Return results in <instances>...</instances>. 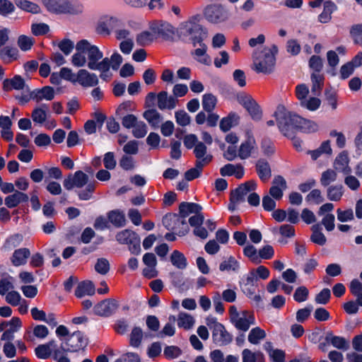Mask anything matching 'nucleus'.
Returning a JSON list of instances; mask_svg holds the SVG:
<instances>
[{
    "mask_svg": "<svg viewBox=\"0 0 362 362\" xmlns=\"http://www.w3.org/2000/svg\"><path fill=\"white\" fill-rule=\"evenodd\" d=\"M18 57V50L16 47L4 46L0 49V59L5 63H10Z\"/></svg>",
    "mask_w": 362,
    "mask_h": 362,
    "instance_id": "nucleus-33",
    "label": "nucleus"
},
{
    "mask_svg": "<svg viewBox=\"0 0 362 362\" xmlns=\"http://www.w3.org/2000/svg\"><path fill=\"white\" fill-rule=\"evenodd\" d=\"M240 122L239 115L234 112H230L228 116L223 117L219 124L220 129L223 132H228L232 127L237 126Z\"/></svg>",
    "mask_w": 362,
    "mask_h": 362,
    "instance_id": "nucleus-29",
    "label": "nucleus"
},
{
    "mask_svg": "<svg viewBox=\"0 0 362 362\" xmlns=\"http://www.w3.org/2000/svg\"><path fill=\"white\" fill-rule=\"evenodd\" d=\"M15 4L21 9L32 13H39L40 12V6L28 0H15Z\"/></svg>",
    "mask_w": 362,
    "mask_h": 362,
    "instance_id": "nucleus-42",
    "label": "nucleus"
},
{
    "mask_svg": "<svg viewBox=\"0 0 362 362\" xmlns=\"http://www.w3.org/2000/svg\"><path fill=\"white\" fill-rule=\"evenodd\" d=\"M28 200L29 197L27 194L16 190L13 194L6 197L4 204L8 208L13 209L20 204L28 202Z\"/></svg>",
    "mask_w": 362,
    "mask_h": 362,
    "instance_id": "nucleus-18",
    "label": "nucleus"
},
{
    "mask_svg": "<svg viewBox=\"0 0 362 362\" xmlns=\"http://www.w3.org/2000/svg\"><path fill=\"white\" fill-rule=\"evenodd\" d=\"M17 44L22 51L27 52L31 49L34 44V39L31 37L22 35L18 37Z\"/></svg>",
    "mask_w": 362,
    "mask_h": 362,
    "instance_id": "nucleus-51",
    "label": "nucleus"
},
{
    "mask_svg": "<svg viewBox=\"0 0 362 362\" xmlns=\"http://www.w3.org/2000/svg\"><path fill=\"white\" fill-rule=\"evenodd\" d=\"M287 189V182L281 175L274 176L272 187L269 189V196L276 200H280L284 196V192Z\"/></svg>",
    "mask_w": 362,
    "mask_h": 362,
    "instance_id": "nucleus-12",
    "label": "nucleus"
},
{
    "mask_svg": "<svg viewBox=\"0 0 362 362\" xmlns=\"http://www.w3.org/2000/svg\"><path fill=\"white\" fill-rule=\"evenodd\" d=\"M13 288L12 276H8L0 279V295L4 296L9 290Z\"/></svg>",
    "mask_w": 362,
    "mask_h": 362,
    "instance_id": "nucleus-60",
    "label": "nucleus"
},
{
    "mask_svg": "<svg viewBox=\"0 0 362 362\" xmlns=\"http://www.w3.org/2000/svg\"><path fill=\"white\" fill-rule=\"evenodd\" d=\"M266 337L264 330L259 327L252 328L248 334V341L252 344H258L260 341Z\"/></svg>",
    "mask_w": 362,
    "mask_h": 362,
    "instance_id": "nucleus-44",
    "label": "nucleus"
},
{
    "mask_svg": "<svg viewBox=\"0 0 362 362\" xmlns=\"http://www.w3.org/2000/svg\"><path fill=\"white\" fill-rule=\"evenodd\" d=\"M88 345V339L81 331L74 332L64 339L60 345V349L64 352H76L84 349Z\"/></svg>",
    "mask_w": 362,
    "mask_h": 362,
    "instance_id": "nucleus-6",
    "label": "nucleus"
},
{
    "mask_svg": "<svg viewBox=\"0 0 362 362\" xmlns=\"http://www.w3.org/2000/svg\"><path fill=\"white\" fill-rule=\"evenodd\" d=\"M177 321L179 327L187 330L192 329L195 323L194 318L190 314L183 312L179 313Z\"/></svg>",
    "mask_w": 362,
    "mask_h": 362,
    "instance_id": "nucleus-39",
    "label": "nucleus"
},
{
    "mask_svg": "<svg viewBox=\"0 0 362 362\" xmlns=\"http://www.w3.org/2000/svg\"><path fill=\"white\" fill-rule=\"evenodd\" d=\"M309 66L313 73L320 74L323 68L322 59L320 56L313 55L309 60Z\"/></svg>",
    "mask_w": 362,
    "mask_h": 362,
    "instance_id": "nucleus-58",
    "label": "nucleus"
},
{
    "mask_svg": "<svg viewBox=\"0 0 362 362\" xmlns=\"http://www.w3.org/2000/svg\"><path fill=\"white\" fill-rule=\"evenodd\" d=\"M344 193V187L341 185H330L327 189V199L332 202L341 200Z\"/></svg>",
    "mask_w": 362,
    "mask_h": 362,
    "instance_id": "nucleus-38",
    "label": "nucleus"
},
{
    "mask_svg": "<svg viewBox=\"0 0 362 362\" xmlns=\"http://www.w3.org/2000/svg\"><path fill=\"white\" fill-rule=\"evenodd\" d=\"M55 91L53 87L46 86L31 91L32 100L39 103L43 100L51 101L54 98Z\"/></svg>",
    "mask_w": 362,
    "mask_h": 362,
    "instance_id": "nucleus-17",
    "label": "nucleus"
},
{
    "mask_svg": "<svg viewBox=\"0 0 362 362\" xmlns=\"http://www.w3.org/2000/svg\"><path fill=\"white\" fill-rule=\"evenodd\" d=\"M58 47L64 54L68 56L72 52L74 43L70 39L64 38L58 43Z\"/></svg>",
    "mask_w": 362,
    "mask_h": 362,
    "instance_id": "nucleus-54",
    "label": "nucleus"
},
{
    "mask_svg": "<svg viewBox=\"0 0 362 362\" xmlns=\"http://www.w3.org/2000/svg\"><path fill=\"white\" fill-rule=\"evenodd\" d=\"M76 52L71 57V63L76 67L87 66L90 70L100 71V78L111 68L110 57H103V52L87 40H79L76 45Z\"/></svg>",
    "mask_w": 362,
    "mask_h": 362,
    "instance_id": "nucleus-1",
    "label": "nucleus"
},
{
    "mask_svg": "<svg viewBox=\"0 0 362 362\" xmlns=\"http://www.w3.org/2000/svg\"><path fill=\"white\" fill-rule=\"evenodd\" d=\"M204 16L207 21L218 24L228 19L229 11L221 4H211L205 8Z\"/></svg>",
    "mask_w": 362,
    "mask_h": 362,
    "instance_id": "nucleus-7",
    "label": "nucleus"
},
{
    "mask_svg": "<svg viewBox=\"0 0 362 362\" xmlns=\"http://www.w3.org/2000/svg\"><path fill=\"white\" fill-rule=\"evenodd\" d=\"M274 116L279 131L287 137L293 136L296 132L311 133L317 129V125L314 122L288 112L283 106L277 107Z\"/></svg>",
    "mask_w": 362,
    "mask_h": 362,
    "instance_id": "nucleus-2",
    "label": "nucleus"
},
{
    "mask_svg": "<svg viewBox=\"0 0 362 362\" xmlns=\"http://www.w3.org/2000/svg\"><path fill=\"white\" fill-rule=\"evenodd\" d=\"M76 83H78L83 87H93L98 84L99 80L95 74L82 69L76 74Z\"/></svg>",
    "mask_w": 362,
    "mask_h": 362,
    "instance_id": "nucleus-14",
    "label": "nucleus"
},
{
    "mask_svg": "<svg viewBox=\"0 0 362 362\" xmlns=\"http://www.w3.org/2000/svg\"><path fill=\"white\" fill-rule=\"evenodd\" d=\"M312 235L310 236V240L319 245H324L326 243L327 239L325 235L321 232L322 226L320 223L314 224L311 227Z\"/></svg>",
    "mask_w": 362,
    "mask_h": 362,
    "instance_id": "nucleus-40",
    "label": "nucleus"
},
{
    "mask_svg": "<svg viewBox=\"0 0 362 362\" xmlns=\"http://www.w3.org/2000/svg\"><path fill=\"white\" fill-rule=\"evenodd\" d=\"M155 38L156 36L152 31L145 30L137 35L136 43L139 46H146L151 44Z\"/></svg>",
    "mask_w": 362,
    "mask_h": 362,
    "instance_id": "nucleus-47",
    "label": "nucleus"
},
{
    "mask_svg": "<svg viewBox=\"0 0 362 362\" xmlns=\"http://www.w3.org/2000/svg\"><path fill=\"white\" fill-rule=\"evenodd\" d=\"M219 269L221 272H230L238 273L240 269V263L233 256H230L227 259L223 260L219 265Z\"/></svg>",
    "mask_w": 362,
    "mask_h": 362,
    "instance_id": "nucleus-41",
    "label": "nucleus"
},
{
    "mask_svg": "<svg viewBox=\"0 0 362 362\" xmlns=\"http://www.w3.org/2000/svg\"><path fill=\"white\" fill-rule=\"evenodd\" d=\"M197 45H199V48L195 49L192 54L194 56V58L199 63L206 65L210 66L211 64V59L209 54H206L207 46L204 42L198 43Z\"/></svg>",
    "mask_w": 362,
    "mask_h": 362,
    "instance_id": "nucleus-23",
    "label": "nucleus"
},
{
    "mask_svg": "<svg viewBox=\"0 0 362 362\" xmlns=\"http://www.w3.org/2000/svg\"><path fill=\"white\" fill-rule=\"evenodd\" d=\"M107 216L108 221L115 228H122L127 224L124 213L119 209H114L108 211Z\"/></svg>",
    "mask_w": 362,
    "mask_h": 362,
    "instance_id": "nucleus-24",
    "label": "nucleus"
},
{
    "mask_svg": "<svg viewBox=\"0 0 362 362\" xmlns=\"http://www.w3.org/2000/svg\"><path fill=\"white\" fill-rule=\"evenodd\" d=\"M349 163L348 153L346 151H342L336 157L334 161V168L336 171L342 173L344 175H349L351 173Z\"/></svg>",
    "mask_w": 362,
    "mask_h": 362,
    "instance_id": "nucleus-19",
    "label": "nucleus"
},
{
    "mask_svg": "<svg viewBox=\"0 0 362 362\" xmlns=\"http://www.w3.org/2000/svg\"><path fill=\"white\" fill-rule=\"evenodd\" d=\"M117 307L115 300L107 299L96 304L93 308V312L98 316L108 317L115 311Z\"/></svg>",
    "mask_w": 362,
    "mask_h": 362,
    "instance_id": "nucleus-15",
    "label": "nucleus"
},
{
    "mask_svg": "<svg viewBox=\"0 0 362 362\" xmlns=\"http://www.w3.org/2000/svg\"><path fill=\"white\" fill-rule=\"evenodd\" d=\"M47 10L53 13H69L72 7L68 0H42Z\"/></svg>",
    "mask_w": 362,
    "mask_h": 362,
    "instance_id": "nucleus-9",
    "label": "nucleus"
},
{
    "mask_svg": "<svg viewBox=\"0 0 362 362\" xmlns=\"http://www.w3.org/2000/svg\"><path fill=\"white\" fill-rule=\"evenodd\" d=\"M310 78L312 81V93L314 95H318L324 84V76L320 74L313 73Z\"/></svg>",
    "mask_w": 362,
    "mask_h": 362,
    "instance_id": "nucleus-49",
    "label": "nucleus"
},
{
    "mask_svg": "<svg viewBox=\"0 0 362 362\" xmlns=\"http://www.w3.org/2000/svg\"><path fill=\"white\" fill-rule=\"evenodd\" d=\"M15 11L14 4L9 0H0V14L7 16Z\"/></svg>",
    "mask_w": 362,
    "mask_h": 362,
    "instance_id": "nucleus-55",
    "label": "nucleus"
},
{
    "mask_svg": "<svg viewBox=\"0 0 362 362\" xmlns=\"http://www.w3.org/2000/svg\"><path fill=\"white\" fill-rule=\"evenodd\" d=\"M143 117L153 129L158 128L163 120L162 115L156 109L146 110Z\"/></svg>",
    "mask_w": 362,
    "mask_h": 362,
    "instance_id": "nucleus-34",
    "label": "nucleus"
},
{
    "mask_svg": "<svg viewBox=\"0 0 362 362\" xmlns=\"http://www.w3.org/2000/svg\"><path fill=\"white\" fill-rule=\"evenodd\" d=\"M337 174L334 170L327 169L324 171L320 177V184L323 187H329L332 182L337 180Z\"/></svg>",
    "mask_w": 362,
    "mask_h": 362,
    "instance_id": "nucleus-48",
    "label": "nucleus"
},
{
    "mask_svg": "<svg viewBox=\"0 0 362 362\" xmlns=\"http://www.w3.org/2000/svg\"><path fill=\"white\" fill-rule=\"evenodd\" d=\"M337 10V6L332 1H325L323 3V11L318 16V21L321 23H329L332 20V14Z\"/></svg>",
    "mask_w": 362,
    "mask_h": 362,
    "instance_id": "nucleus-28",
    "label": "nucleus"
},
{
    "mask_svg": "<svg viewBox=\"0 0 362 362\" xmlns=\"http://www.w3.org/2000/svg\"><path fill=\"white\" fill-rule=\"evenodd\" d=\"M255 167L258 177L262 181H267L272 177L270 165L265 159L257 160Z\"/></svg>",
    "mask_w": 362,
    "mask_h": 362,
    "instance_id": "nucleus-25",
    "label": "nucleus"
},
{
    "mask_svg": "<svg viewBox=\"0 0 362 362\" xmlns=\"http://www.w3.org/2000/svg\"><path fill=\"white\" fill-rule=\"evenodd\" d=\"M57 349H60V346L58 347L57 341L52 339L47 343L38 345L35 349V354L40 359H47L51 356L52 353L54 356V351Z\"/></svg>",
    "mask_w": 362,
    "mask_h": 362,
    "instance_id": "nucleus-16",
    "label": "nucleus"
},
{
    "mask_svg": "<svg viewBox=\"0 0 362 362\" xmlns=\"http://www.w3.org/2000/svg\"><path fill=\"white\" fill-rule=\"evenodd\" d=\"M194 153L197 158L196 161H200L202 165H206L211 162L213 156L207 153L206 144L202 141L198 142L194 148Z\"/></svg>",
    "mask_w": 362,
    "mask_h": 362,
    "instance_id": "nucleus-20",
    "label": "nucleus"
},
{
    "mask_svg": "<svg viewBox=\"0 0 362 362\" xmlns=\"http://www.w3.org/2000/svg\"><path fill=\"white\" fill-rule=\"evenodd\" d=\"M103 164L107 170H114L117 165V160L115 159V153L109 151L105 153L103 157Z\"/></svg>",
    "mask_w": 362,
    "mask_h": 362,
    "instance_id": "nucleus-59",
    "label": "nucleus"
},
{
    "mask_svg": "<svg viewBox=\"0 0 362 362\" xmlns=\"http://www.w3.org/2000/svg\"><path fill=\"white\" fill-rule=\"evenodd\" d=\"M175 117L176 122L182 127L187 126L191 122L190 116L185 110H178L175 112Z\"/></svg>",
    "mask_w": 362,
    "mask_h": 362,
    "instance_id": "nucleus-57",
    "label": "nucleus"
},
{
    "mask_svg": "<svg viewBox=\"0 0 362 362\" xmlns=\"http://www.w3.org/2000/svg\"><path fill=\"white\" fill-rule=\"evenodd\" d=\"M337 219L340 222H348L354 220V214L352 209H347L346 210H341L338 209L337 210Z\"/></svg>",
    "mask_w": 362,
    "mask_h": 362,
    "instance_id": "nucleus-53",
    "label": "nucleus"
},
{
    "mask_svg": "<svg viewBox=\"0 0 362 362\" xmlns=\"http://www.w3.org/2000/svg\"><path fill=\"white\" fill-rule=\"evenodd\" d=\"M158 107L160 110H173L176 106V100L173 96H168L166 91H161L157 95Z\"/></svg>",
    "mask_w": 362,
    "mask_h": 362,
    "instance_id": "nucleus-27",
    "label": "nucleus"
},
{
    "mask_svg": "<svg viewBox=\"0 0 362 362\" xmlns=\"http://www.w3.org/2000/svg\"><path fill=\"white\" fill-rule=\"evenodd\" d=\"M230 322L237 329L245 332L250 329L251 325L255 324V320L253 315L244 311L241 315L235 314L233 317H230Z\"/></svg>",
    "mask_w": 362,
    "mask_h": 362,
    "instance_id": "nucleus-10",
    "label": "nucleus"
},
{
    "mask_svg": "<svg viewBox=\"0 0 362 362\" xmlns=\"http://www.w3.org/2000/svg\"><path fill=\"white\" fill-rule=\"evenodd\" d=\"M325 340L327 343H330L334 347L346 351L349 349V342L345 338L339 336H334L331 332L327 334Z\"/></svg>",
    "mask_w": 362,
    "mask_h": 362,
    "instance_id": "nucleus-35",
    "label": "nucleus"
},
{
    "mask_svg": "<svg viewBox=\"0 0 362 362\" xmlns=\"http://www.w3.org/2000/svg\"><path fill=\"white\" fill-rule=\"evenodd\" d=\"M73 177L76 187L81 188L88 183V176L81 170L76 171Z\"/></svg>",
    "mask_w": 362,
    "mask_h": 362,
    "instance_id": "nucleus-61",
    "label": "nucleus"
},
{
    "mask_svg": "<svg viewBox=\"0 0 362 362\" xmlns=\"http://www.w3.org/2000/svg\"><path fill=\"white\" fill-rule=\"evenodd\" d=\"M262 356L261 352H252L248 349H245L242 351L243 362H257L259 356Z\"/></svg>",
    "mask_w": 362,
    "mask_h": 362,
    "instance_id": "nucleus-63",
    "label": "nucleus"
},
{
    "mask_svg": "<svg viewBox=\"0 0 362 362\" xmlns=\"http://www.w3.org/2000/svg\"><path fill=\"white\" fill-rule=\"evenodd\" d=\"M117 22L116 18L105 16L98 21L95 30L98 34L108 35Z\"/></svg>",
    "mask_w": 362,
    "mask_h": 362,
    "instance_id": "nucleus-22",
    "label": "nucleus"
},
{
    "mask_svg": "<svg viewBox=\"0 0 362 362\" xmlns=\"http://www.w3.org/2000/svg\"><path fill=\"white\" fill-rule=\"evenodd\" d=\"M257 188V183L253 180H250L239 185L237 188L233 190L230 196L235 202H243L245 199V196L251 191L255 190Z\"/></svg>",
    "mask_w": 362,
    "mask_h": 362,
    "instance_id": "nucleus-13",
    "label": "nucleus"
},
{
    "mask_svg": "<svg viewBox=\"0 0 362 362\" xmlns=\"http://www.w3.org/2000/svg\"><path fill=\"white\" fill-rule=\"evenodd\" d=\"M151 30L156 37H161L164 40H170L175 34V28L166 21H155L150 25Z\"/></svg>",
    "mask_w": 362,
    "mask_h": 362,
    "instance_id": "nucleus-8",
    "label": "nucleus"
},
{
    "mask_svg": "<svg viewBox=\"0 0 362 362\" xmlns=\"http://www.w3.org/2000/svg\"><path fill=\"white\" fill-rule=\"evenodd\" d=\"M4 90L15 89L17 90H25L30 91V88L25 84L24 78L20 75H15L11 79H5L3 83Z\"/></svg>",
    "mask_w": 362,
    "mask_h": 362,
    "instance_id": "nucleus-21",
    "label": "nucleus"
},
{
    "mask_svg": "<svg viewBox=\"0 0 362 362\" xmlns=\"http://www.w3.org/2000/svg\"><path fill=\"white\" fill-rule=\"evenodd\" d=\"M147 126L143 121H137L132 129V134L135 138H144L147 134Z\"/></svg>",
    "mask_w": 362,
    "mask_h": 362,
    "instance_id": "nucleus-52",
    "label": "nucleus"
},
{
    "mask_svg": "<svg viewBox=\"0 0 362 362\" xmlns=\"http://www.w3.org/2000/svg\"><path fill=\"white\" fill-rule=\"evenodd\" d=\"M200 20L201 16L197 14L181 23L177 30L178 37L185 42H191L194 47L202 43L207 37L208 31L199 23Z\"/></svg>",
    "mask_w": 362,
    "mask_h": 362,
    "instance_id": "nucleus-3",
    "label": "nucleus"
},
{
    "mask_svg": "<svg viewBox=\"0 0 362 362\" xmlns=\"http://www.w3.org/2000/svg\"><path fill=\"white\" fill-rule=\"evenodd\" d=\"M255 141L252 136H248L247 139L243 142L238 150V156L240 159L245 160L248 158L255 147Z\"/></svg>",
    "mask_w": 362,
    "mask_h": 362,
    "instance_id": "nucleus-31",
    "label": "nucleus"
},
{
    "mask_svg": "<svg viewBox=\"0 0 362 362\" xmlns=\"http://www.w3.org/2000/svg\"><path fill=\"white\" fill-rule=\"evenodd\" d=\"M171 264L179 269H185L187 266V260L183 253L174 250L170 257Z\"/></svg>",
    "mask_w": 362,
    "mask_h": 362,
    "instance_id": "nucleus-37",
    "label": "nucleus"
},
{
    "mask_svg": "<svg viewBox=\"0 0 362 362\" xmlns=\"http://www.w3.org/2000/svg\"><path fill=\"white\" fill-rule=\"evenodd\" d=\"M202 206L194 202H182L179 206V212L182 218H186L190 214H195L201 212Z\"/></svg>",
    "mask_w": 362,
    "mask_h": 362,
    "instance_id": "nucleus-30",
    "label": "nucleus"
},
{
    "mask_svg": "<svg viewBox=\"0 0 362 362\" xmlns=\"http://www.w3.org/2000/svg\"><path fill=\"white\" fill-rule=\"evenodd\" d=\"M30 256V252L28 248H19L14 250L11 261L15 267L22 266L27 263V260Z\"/></svg>",
    "mask_w": 362,
    "mask_h": 362,
    "instance_id": "nucleus-26",
    "label": "nucleus"
},
{
    "mask_svg": "<svg viewBox=\"0 0 362 362\" xmlns=\"http://www.w3.org/2000/svg\"><path fill=\"white\" fill-rule=\"evenodd\" d=\"M95 269L98 274L105 275L110 271L109 261L105 258L98 259Z\"/></svg>",
    "mask_w": 362,
    "mask_h": 362,
    "instance_id": "nucleus-56",
    "label": "nucleus"
},
{
    "mask_svg": "<svg viewBox=\"0 0 362 362\" xmlns=\"http://www.w3.org/2000/svg\"><path fill=\"white\" fill-rule=\"evenodd\" d=\"M47 110L48 105L45 103H42L40 107L34 108L31 115L33 121L36 124H43L47 119Z\"/></svg>",
    "mask_w": 362,
    "mask_h": 362,
    "instance_id": "nucleus-36",
    "label": "nucleus"
},
{
    "mask_svg": "<svg viewBox=\"0 0 362 362\" xmlns=\"http://www.w3.org/2000/svg\"><path fill=\"white\" fill-rule=\"evenodd\" d=\"M277 52L278 47L275 45H273L270 48H264L262 55L255 60V70L257 73L271 74L274 69L276 64L275 55Z\"/></svg>",
    "mask_w": 362,
    "mask_h": 362,
    "instance_id": "nucleus-4",
    "label": "nucleus"
},
{
    "mask_svg": "<svg viewBox=\"0 0 362 362\" xmlns=\"http://www.w3.org/2000/svg\"><path fill=\"white\" fill-rule=\"evenodd\" d=\"M309 295L308 289L304 286L298 287L293 294V298L296 302L302 303L308 299Z\"/></svg>",
    "mask_w": 362,
    "mask_h": 362,
    "instance_id": "nucleus-62",
    "label": "nucleus"
},
{
    "mask_svg": "<svg viewBox=\"0 0 362 362\" xmlns=\"http://www.w3.org/2000/svg\"><path fill=\"white\" fill-rule=\"evenodd\" d=\"M115 238L119 244L127 245L132 254L139 255L141 252V239L136 232L130 229H124L119 231Z\"/></svg>",
    "mask_w": 362,
    "mask_h": 362,
    "instance_id": "nucleus-5",
    "label": "nucleus"
},
{
    "mask_svg": "<svg viewBox=\"0 0 362 362\" xmlns=\"http://www.w3.org/2000/svg\"><path fill=\"white\" fill-rule=\"evenodd\" d=\"M350 33L354 37L355 43L362 45V24L354 25L351 28Z\"/></svg>",
    "mask_w": 362,
    "mask_h": 362,
    "instance_id": "nucleus-64",
    "label": "nucleus"
},
{
    "mask_svg": "<svg viewBox=\"0 0 362 362\" xmlns=\"http://www.w3.org/2000/svg\"><path fill=\"white\" fill-rule=\"evenodd\" d=\"M211 337L213 342L219 346H227L233 339V335L226 330L223 325L215 327V329L211 331Z\"/></svg>",
    "mask_w": 362,
    "mask_h": 362,
    "instance_id": "nucleus-11",
    "label": "nucleus"
},
{
    "mask_svg": "<svg viewBox=\"0 0 362 362\" xmlns=\"http://www.w3.org/2000/svg\"><path fill=\"white\" fill-rule=\"evenodd\" d=\"M95 286L90 281H83L80 282L75 291V295L77 298H82L85 296H93L95 293Z\"/></svg>",
    "mask_w": 362,
    "mask_h": 362,
    "instance_id": "nucleus-32",
    "label": "nucleus"
},
{
    "mask_svg": "<svg viewBox=\"0 0 362 362\" xmlns=\"http://www.w3.org/2000/svg\"><path fill=\"white\" fill-rule=\"evenodd\" d=\"M245 109L253 120L258 121L261 119L262 112L259 105L255 100L247 105Z\"/></svg>",
    "mask_w": 362,
    "mask_h": 362,
    "instance_id": "nucleus-50",
    "label": "nucleus"
},
{
    "mask_svg": "<svg viewBox=\"0 0 362 362\" xmlns=\"http://www.w3.org/2000/svg\"><path fill=\"white\" fill-rule=\"evenodd\" d=\"M204 166L205 165H202L200 161H196L194 168H192L185 172V178L186 181H192L195 178L199 177L201 175L202 169Z\"/></svg>",
    "mask_w": 362,
    "mask_h": 362,
    "instance_id": "nucleus-46",
    "label": "nucleus"
},
{
    "mask_svg": "<svg viewBox=\"0 0 362 362\" xmlns=\"http://www.w3.org/2000/svg\"><path fill=\"white\" fill-rule=\"evenodd\" d=\"M216 103V97L211 93H205L202 97V107L207 112H213Z\"/></svg>",
    "mask_w": 362,
    "mask_h": 362,
    "instance_id": "nucleus-43",
    "label": "nucleus"
},
{
    "mask_svg": "<svg viewBox=\"0 0 362 362\" xmlns=\"http://www.w3.org/2000/svg\"><path fill=\"white\" fill-rule=\"evenodd\" d=\"M143 331L139 327H134L132 330L129 337V343L134 348H138L143 339Z\"/></svg>",
    "mask_w": 362,
    "mask_h": 362,
    "instance_id": "nucleus-45",
    "label": "nucleus"
}]
</instances>
